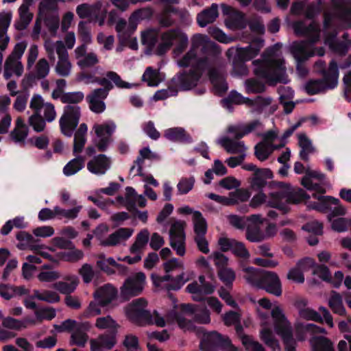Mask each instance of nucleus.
I'll use <instances>...</instances> for the list:
<instances>
[{"label":"nucleus","mask_w":351,"mask_h":351,"mask_svg":"<svg viewBox=\"0 0 351 351\" xmlns=\"http://www.w3.org/2000/svg\"><path fill=\"white\" fill-rule=\"evenodd\" d=\"M206 40V36L200 34L194 35L190 49L177 58V64L180 67H191V71L207 72L216 90L224 93L228 90V85L222 73L223 64L219 47L215 43H210L202 49L200 54H197L198 47Z\"/></svg>","instance_id":"1"},{"label":"nucleus","mask_w":351,"mask_h":351,"mask_svg":"<svg viewBox=\"0 0 351 351\" xmlns=\"http://www.w3.org/2000/svg\"><path fill=\"white\" fill-rule=\"evenodd\" d=\"M295 33L298 36H305L307 40L294 42L291 46V53L297 62V70L302 74H305L306 71L302 68V63L309 58L317 55L323 56L325 53L324 47H312L320 38L319 25L313 21L306 25L304 21H297L293 24Z\"/></svg>","instance_id":"2"},{"label":"nucleus","mask_w":351,"mask_h":351,"mask_svg":"<svg viewBox=\"0 0 351 351\" xmlns=\"http://www.w3.org/2000/svg\"><path fill=\"white\" fill-rule=\"evenodd\" d=\"M278 44L267 49L261 58L253 61L254 72L259 77L273 84L288 82L285 60L280 51Z\"/></svg>","instance_id":"3"},{"label":"nucleus","mask_w":351,"mask_h":351,"mask_svg":"<svg viewBox=\"0 0 351 351\" xmlns=\"http://www.w3.org/2000/svg\"><path fill=\"white\" fill-rule=\"evenodd\" d=\"M168 323H177L184 331L194 332L202 337L199 348L202 351H215V347H220L225 351H239L228 337L222 336L216 331L206 332L202 327H196L191 321H188L182 315L171 313L167 318Z\"/></svg>","instance_id":"4"},{"label":"nucleus","mask_w":351,"mask_h":351,"mask_svg":"<svg viewBox=\"0 0 351 351\" xmlns=\"http://www.w3.org/2000/svg\"><path fill=\"white\" fill-rule=\"evenodd\" d=\"M98 84L104 88H96L86 96V100L90 110L96 113L101 114L106 110L104 100L107 98L109 91L113 88V84L119 88H130L132 85L122 80L121 77L114 71H108L103 77H98Z\"/></svg>","instance_id":"5"},{"label":"nucleus","mask_w":351,"mask_h":351,"mask_svg":"<svg viewBox=\"0 0 351 351\" xmlns=\"http://www.w3.org/2000/svg\"><path fill=\"white\" fill-rule=\"evenodd\" d=\"M163 268L165 274L160 276L156 274L152 275V280L155 287L167 291H177L188 281L193 278V271L182 272L176 276L171 275V272L177 269H183L184 264L178 258H173L164 263Z\"/></svg>","instance_id":"6"},{"label":"nucleus","mask_w":351,"mask_h":351,"mask_svg":"<svg viewBox=\"0 0 351 351\" xmlns=\"http://www.w3.org/2000/svg\"><path fill=\"white\" fill-rule=\"evenodd\" d=\"M147 302L141 298L133 300L125 308V313L128 319L132 322L143 325H156L158 327H164L167 324V315L165 317L160 315L156 311L150 313L147 311Z\"/></svg>","instance_id":"7"},{"label":"nucleus","mask_w":351,"mask_h":351,"mask_svg":"<svg viewBox=\"0 0 351 351\" xmlns=\"http://www.w3.org/2000/svg\"><path fill=\"white\" fill-rule=\"evenodd\" d=\"M276 306H278V305L274 306L271 308V302L267 298H263L258 301L256 311L262 327L261 339L273 351H280V344L274 335L271 324V319L274 321L271 311ZM279 307L282 309L280 306Z\"/></svg>","instance_id":"8"},{"label":"nucleus","mask_w":351,"mask_h":351,"mask_svg":"<svg viewBox=\"0 0 351 351\" xmlns=\"http://www.w3.org/2000/svg\"><path fill=\"white\" fill-rule=\"evenodd\" d=\"M44 47L50 60H55V53L58 56V61L54 70L56 74L61 77H68L71 73L72 64L69 60V53L62 40L53 42L45 40Z\"/></svg>","instance_id":"9"},{"label":"nucleus","mask_w":351,"mask_h":351,"mask_svg":"<svg viewBox=\"0 0 351 351\" xmlns=\"http://www.w3.org/2000/svg\"><path fill=\"white\" fill-rule=\"evenodd\" d=\"M116 129L117 125L112 120L95 123L92 128V133L95 135L93 139L94 147H88L86 149L87 154L88 155L94 154L95 147L98 152H106L112 142V135Z\"/></svg>","instance_id":"10"},{"label":"nucleus","mask_w":351,"mask_h":351,"mask_svg":"<svg viewBox=\"0 0 351 351\" xmlns=\"http://www.w3.org/2000/svg\"><path fill=\"white\" fill-rule=\"evenodd\" d=\"M189 38L180 29H171L160 33V42L157 47V53L162 55L169 51L173 45L176 48L173 53L178 57L186 48Z\"/></svg>","instance_id":"11"},{"label":"nucleus","mask_w":351,"mask_h":351,"mask_svg":"<svg viewBox=\"0 0 351 351\" xmlns=\"http://www.w3.org/2000/svg\"><path fill=\"white\" fill-rule=\"evenodd\" d=\"M27 43L24 41L16 43L12 51L6 58L3 64V77L9 80L12 77H20L24 73V66L21 59L26 49Z\"/></svg>","instance_id":"12"},{"label":"nucleus","mask_w":351,"mask_h":351,"mask_svg":"<svg viewBox=\"0 0 351 351\" xmlns=\"http://www.w3.org/2000/svg\"><path fill=\"white\" fill-rule=\"evenodd\" d=\"M271 315L274 319V330L282 338L285 345L286 351H296L291 326L282 309L279 306H276L273 308Z\"/></svg>","instance_id":"13"},{"label":"nucleus","mask_w":351,"mask_h":351,"mask_svg":"<svg viewBox=\"0 0 351 351\" xmlns=\"http://www.w3.org/2000/svg\"><path fill=\"white\" fill-rule=\"evenodd\" d=\"M324 43L334 52L339 54H345L348 49L346 40L338 41L336 38L338 34L337 31L334 29L335 20L330 10H326L324 12Z\"/></svg>","instance_id":"14"},{"label":"nucleus","mask_w":351,"mask_h":351,"mask_svg":"<svg viewBox=\"0 0 351 351\" xmlns=\"http://www.w3.org/2000/svg\"><path fill=\"white\" fill-rule=\"evenodd\" d=\"M294 306L298 311L301 318L306 320H312L319 323H323L324 321L330 327H334L333 318L329 311L324 306L319 308V313L307 307V301L305 299L300 298L295 300Z\"/></svg>","instance_id":"15"},{"label":"nucleus","mask_w":351,"mask_h":351,"mask_svg":"<svg viewBox=\"0 0 351 351\" xmlns=\"http://www.w3.org/2000/svg\"><path fill=\"white\" fill-rule=\"evenodd\" d=\"M81 117V108L77 105H66L63 108V112L59 119L61 133L67 137H71L76 130Z\"/></svg>","instance_id":"16"},{"label":"nucleus","mask_w":351,"mask_h":351,"mask_svg":"<svg viewBox=\"0 0 351 351\" xmlns=\"http://www.w3.org/2000/svg\"><path fill=\"white\" fill-rule=\"evenodd\" d=\"M331 74L322 77L319 80H311L305 84V90L309 95H315L328 90L334 89L337 86L339 80H337V73H334V69H330Z\"/></svg>","instance_id":"17"},{"label":"nucleus","mask_w":351,"mask_h":351,"mask_svg":"<svg viewBox=\"0 0 351 351\" xmlns=\"http://www.w3.org/2000/svg\"><path fill=\"white\" fill-rule=\"evenodd\" d=\"M145 275L143 272H138L128 278L121 287V295L125 300L139 295L145 284Z\"/></svg>","instance_id":"18"},{"label":"nucleus","mask_w":351,"mask_h":351,"mask_svg":"<svg viewBox=\"0 0 351 351\" xmlns=\"http://www.w3.org/2000/svg\"><path fill=\"white\" fill-rule=\"evenodd\" d=\"M184 226V221H174L169 230L170 245L181 256L186 253Z\"/></svg>","instance_id":"19"},{"label":"nucleus","mask_w":351,"mask_h":351,"mask_svg":"<svg viewBox=\"0 0 351 351\" xmlns=\"http://www.w3.org/2000/svg\"><path fill=\"white\" fill-rule=\"evenodd\" d=\"M145 12V9H139L134 12L129 18L128 24L123 19H119L117 21L115 29L120 39L126 40L130 36V34L136 29L138 22L143 19Z\"/></svg>","instance_id":"20"},{"label":"nucleus","mask_w":351,"mask_h":351,"mask_svg":"<svg viewBox=\"0 0 351 351\" xmlns=\"http://www.w3.org/2000/svg\"><path fill=\"white\" fill-rule=\"evenodd\" d=\"M204 72L193 71L189 70V71H183L177 73L171 81V83L175 88L180 90H188L195 87Z\"/></svg>","instance_id":"21"},{"label":"nucleus","mask_w":351,"mask_h":351,"mask_svg":"<svg viewBox=\"0 0 351 351\" xmlns=\"http://www.w3.org/2000/svg\"><path fill=\"white\" fill-rule=\"evenodd\" d=\"M29 108L47 122L53 121L57 113L53 104L46 102L40 95H34L30 100Z\"/></svg>","instance_id":"22"},{"label":"nucleus","mask_w":351,"mask_h":351,"mask_svg":"<svg viewBox=\"0 0 351 351\" xmlns=\"http://www.w3.org/2000/svg\"><path fill=\"white\" fill-rule=\"evenodd\" d=\"M176 313L177 315H182L188 321H191L188 317H193L195 321L197 323L206 324L210 323V313L206 308H195L193 305L183 304L180 306V312L176 310H173L167 314V319L171 313ZM167 322H168L167 321ZM173 323H167V324H172Z\"/></svg>","instance_id":"23"},{"label":"nucleus","mask_w":351,"mask_h":351,"mask_svg":"<svg viewBox=\"0 0 351 351\" xmlns=\"http://www.w3.org/2000/svg\"><path fill=\"white\" fill-rule=\"evenodd\" d=\"M263 47V40L257 38L246 47H231L226 51L228 58H230L234 53H236L239 60L242 62L248 61L256 57L262 47Z\"/></svg>","instance_id":"24"},{"label":"nucleus","mask_w":351,"mask_h":351,"mask_svg":"<svg viewBox=\"0 0 351 351\" xmlns=\"http://www.w3.org/2000/svg\"><path fill=\"white\" fill-rule=\"evenodd\" d=\"M333 12L332 15L341 23L342 27L351 28V0H330Z\"/></svg>","instance_id":"25"},{"label":"nucleus","mask_w":351,"mask_h":351,"mask_svg":"<svg viewBox=\"0 0 351 351\" xmlns=\"http://www.w3.org/2000/svg\"><path fill=\"white\" fill-rule=\"evenodd\" d=\"M258 289H264L275 296L282 295V285L278 274L274 271H263Z\"/></svg>","instance_id":"26"},{"label":"nucleus","mask_w":351,"mask_h":351,"mask_svg":"<svg viewBox=\"0 0 351 351\" xmlns=\"http://www.w3.org/2000/svg\"><path fill=\"white\" fill-rule=\"evenodd\" d=\"M77 66L81 69L92 68L99 63V58L94 51L87 52V46L80 45L74 50Z\"/></svg>","instance_id":"27"},{"label":"nucleus","mask_w":351,"mask_h":351,"mask_svg":"<svg viewBox=\"0 0 351 351\" xmlns=\"http://www.w3.org/2000/svg\"><path fill=\"white\" fill-rule=\"evenodd\" d=\"M277 189L268 195L267 206L276 208L282 213L289 211V206H287L285 186L286 183L280 182L276 184Z\"/></svg>","instance_id":"28"},{"label":"nucleus","mask_w":351,"mask_h":351,"mask_svg":"<svg viewBox=\"0 0 351 351\" xmlns=\"http://www.w3.org/2000/svg\"><path fill=\"white\" fill-rule=\"evenodd\" d=\"M220 249L223 252L232 251L236 256L243 259L250 258V252L245 247L243 243L238 241L234 239L221 237L218 241Z\"/></svg>","instance_id":"29"},{"label":"nucleus","mask_w":351,"mask_h":351,"mask_svg":"<svg viewBox=\"0 0 351 351\" xmlns=\"http://www.w3.org/2000/svg\"><path fill=\"white\" fill-rule=\"evenodd\" d=\"M221 8L223 13L228 15L226 23L230 29H241L246 27L247 23L244 14L224 4L221 5Z\"/></svg>","instance_id":"30"},{"label":"nucleus","mask_w":351,"mask_h":351,"mask_svg":"<svg viewBox=\"0 0 351 351\" xmlns=\"http://www.w3.org/2000/svg\"><path fill=\"white\" fill-rule=\"evenodd\" d=\"M248 102L252 112L260 114L265 112L270 114L277 109V105L273 104V99L270 97L258 96Z\"/></svg>","instance_id":"31"},{"label":"nucleus","mask_w":351,"mask_h":351,"mask_svg":"<svg viewBox=\"0 0 351 351\" xmlns=\"http://www.w3.org/2000/svg\"><path fill=\"white\" fill-rule=\"evenodd\" d=\"M111 159L105 154H99L87 163V169L92 173L104 175L110 169Z\"/></svg>","instance_id":"32"},{"label":"nucleus","mask_w":351,"mask_h":351,"mask_svg":"<svg viewBox=\"0 0 351 351\" xmlns=\"http://www.w3.org/2000/svg\"><path fill=\"white\" fill-rule=\"evenodd\" d=\"M134 230L128 228H121L110 234L106 239L100 241L102 246H116L123 241L128 240L133 234Z\"/></svg>","instance_id":"33"},{"label":"nucleus","mask_w":351,"mask_h":351,"mask_svg":"<svg viewBox=\"0 0 351 351\" xmlns=\"http://www.w3.org/2000/svg\"><path fill=\"white\" fill-rule=\"evenodd\" d=\"M90 324L88 322H80L76 329L71 333L70 345L84 347L88 340L87 332L90 330Z\"/></svg>","instance_id":"34"},{"label":"nucleus","mask_w":351,"mask_h":351,"mask_svg":"<svg viewBox=\"0 0 351 351\" xmlns=\"http://www.w3.org/2000/svg\"><path fill=\"white\" fill-rule=\"evenodd\" d=\"M315 261L311 258H305L300 260L297 263V267L292 268L289 270L287 278L289 280H293L295 282L302 283L304 281V276L303 271L314 266Z\"/></svg>","instance_id":"35"},{"label":"nucleus","mask_w":351,"mask_h":351,"mask_svg":"<svg viewBox=\"0 0 351 351\" xmlns=\"http://www.w3.org/2000/svg\"><path fill=\"white\" fill-rule=\"evenodd\" d=\"M261 125V123L260 121L254 120L245 124L230 125L228 128V132L231 134L234 138L240 139Z\"/></svg>","instance_id":"36"},{"label":"nucleus","mask_w":351,"mask_h":351,"mask_svg":"<svg viewBox=\"0 0 351 351\" xmlns=\"http://www.w3.org/2000/svg\"><path fill=\"white\" fill-rule=\"evenodd\" d=\"M182 15L183 12L178 8L172 5H166L160 14L159 23L163 27H170Z\"/></svg>","instance_id":"37"},{"label":"nucleus","mask_w":351,"mask_h":351,"mask_svg":"<svg viewBox=\"0 0 351 351\" xmlns=\"http://www.w3.org/2000/svg\"><path fill=\"white\" fill-rule=\"evenodd\" d=\"M116 295V289L111 285L106 284L96 290L94 297L95 300L104 306L111 302Z\"/></svg>","instance_id":"38"},{"label":"nucleus","mask_w":351,"mask_h":351,"mask_svg":"<svg viewBox=\"0 0 351 351\" xmlns=\"http://www.w3.org/2000/svg\"><path fill=\"white\" fill-rule=\"evenodd\" d=\"M164 136L172 142L189 143L192 142L191 136L181 127L171 128L164 131Z\"/></svg>","instance_id":"39"},{"label":"nucleus","mask_w":351,"mask_h":351,"mask_svg":"<svg viewBox=\"0 0 351 351\" xmlns=\"http://www.w3.org/2000/svg\"><path fill=\"white\" fill-rule=\"evenodd\" d=\"M313 197L317 200V202L305 200V204L309 209L316 210L320 212H327L328 204L337 203L338 199L332 196H323L316 193L312 195Z\"/></svg>","instance_id":"40"},{"label":"nucleus","mask_w":351,"mask_h":351,"mask_svg":"<svg viewBox=\"0 0 351 351\" xmlns=\"http://www.w3.org/2000/svg\"><path fill=\"white\" fill-rule=\"evenodd\" d=\"M298 145L300 148V158L304 161H308L309 156L316 152V148L313 146L311 140L304 133H299L297 135Z\"/></svg>","instance_id":"41"},{"label":"nucleus","mask_w":351,"mask_h":351,"mask_svg":"<svg viewBox=\"0 0 351 351\" xmlns=\"http://www.w3.org/2000/svg\"><path fill=\"white\" fill-rule=\"evenodd\" d=\"M218 143L229 154H245L247 147L243 141L223 137L218 141Z\"/></svg>","instance_id":"42"},{"label":"nucleus","mask_w":351,"mask_h":351,"mask_svg":"<svg viewBox=\"0 0 351 351\" xmlns=\"http://www.w3.org/2000/svg\"><path fill=\"white\" fill-rule=\"evenodd\" d=\"M218 16V5L216 3H213L210 8L204 10L197 14V22L200 27H204L215 21Z\"/></svg>","instance_id":"43"},{"label":"nucleus","mask_w":351,"mask_h":351,"mask_svg":"<svg viewBox=\"0 0 351 351\" xmlns=\"http://www.w3.org/2000/svg\"><path fill=\"white\" fill-rule=\"evenodd\" d=\"M287 206L289 204H299L303 201L309 199L310 196L306 191L301 189H294L291 185L286 183L285 186Z\"/></svg>","instance_id":"44"},{"label":"nucleus","mask_w":351,"mask_h":351,"mask_svg":"<svg viewBox=\"0 0 351 351\" xmlns=\"http://www.w3.org/2000/svg\"><path fill=\"white\" fill-rule=\"evenodd\" d=\"M272 177L273 173L270 169H257L252 178L251 186L254 189L261 190L266 186L267 180Z\"/></svg>","instance_id":"45"},{"label":"nucleus","mask_w":351,"mask_h":351,"mask_svg":"<svg viewBox=\"0 0 351 351\" xmlns=\"http://www.w3.org/2000/svg\"><path fill=\"white\" fill-rule=\"evenodd\" d=\"M116 343L117 339L114 333L100 335L96 339H92L90 341V346L99 350H111Z\"/></svg>","instance_id":"46"},{"label":"nucleus","mask_w":351,"mask_h":351,"mask_svg":"<svg viewBox=\"0 0 351 351\" xmlns=\"http://www.w3.org/2000/svg\"><path fill=\"white\" fill-rule=\"evenodd\" d=\"M87 132L88 126L84 123H81L79 128L76 130L74 134L73 141L74 154H79L83 150L87 141Z\"/></svg>","instance_id":"47"},{"label":"nucleus","mask_w":351,"mask_h":351,"mask_svg":"<svg viewBox=\"0 0 351 351\" xmlns=\"http://www.w3.org/2000/svg\"><path fill=\"white\" fill-rule=\"evenodd\" d=\"M108 3L98 1L93 4L91 21L98 23L99 26L104 24L108 12Z\"/></svg>","instance_id":"48"},{"label":"nucleus","mask_w":351,"mask_h":351,"mask_svg":"<svg viewBox=\"0 0 351 351\" xmlns=\"http://www.w3.org/2000/svg\"><path fill=\"white\" fill-rule=\"evenodd\" d=\"M65 279L69 282H57L53 284V287L63 294H70L73 292L77 287L79 284V279L74 275L67 276Z\"/></svg>","instance_id":"49"},{"label":"nucleus","mask_w":351,"mask_h":351,"mask_svg":"<svg viewBox=\"0 0 351 351\" xmlns=\"http://www.w3.org/2000/svg\"><path fill=\"white\" fill-rule=\"evenodd\" d=\"M282 147V145H267L259 142L254 147V155L258 160L263 162L268 159L274 150L279 149Z\"/></svg>","instance_id":"50"},{"label":"nucleus","mask_w":351,"mask_h":351,"mask_svg":"<svg viewBox=\"0 0 351 351\" xmlns=\"http://www.w3.org/2000/svg\"><path fill=\"white\" fill-rule=\"evenodd\" d=\"M242 271L244 272L243 278L250 285L258 288L263 271L252 267H243Z\"/></svg>","instance_id":"51"},{"label":"nucleus","mask_w":351,"mask_h":351,"mask_svg":"<svg viewBox=\"0 0 351 351\" xmlns=\"http://www.w3.org/2000/svg\"><path fill=\"white\" fill-rule=\"evenodd\" d=\"M32 4L27 3L23 1L21 5L19 8V14L20 16L19 21L16 24V27L18 29H24L31 22L33 18V14L29 12V7Z\"/></svg>","instance_id":"52"},{"label":"nucleus","mask_w":351,"mask_h":351,"mask_svg":"<svg viewBox=\"0 0 351 351\" xmlns=\"http://www.w3.org/2000/svg\"><path fill=\"white\" fill-rule=\"evenodd\" d=\"M149 233L147 230H141L136 236L135 242L130 248V253H138L142 255L148 242Z\"/></svg>","instance_id":"53"},{"label":"nucleus","mask_w":351,"mask_h":351,"mask_svg":"<svg viewBox=\"0 0 351 351\" xmlns=\"http://www.w3.org/2000/svg\"><path fill=\"white\" fill-rule=\"evenodd\" d=\"M82 209V206H76L71 209H64L60 206L54 207L55 217L59 219H66L73 220L77 217L80 212Z\"/></svg>","instance_id":"54"},{"label":"nucleus","mask_w":351,"mask_h":351,"mask_svg":"<svg viewBox=\"0 0 351 351\" xmlns=\"http://www.w3.org/2000/svg\"><path fill=\"white\" fill-rule=\"evenodd\" d=\"M40 14L43 16L45 24L51 35H56L60 26L58 10L56 12L51 11L47 14Z\"/></svg>","instance_id":"55"},{"label":"nucleus","mask_w":351,"mask_h":351,"mask_svg":"<svg viewBox=\"0 0 351 351\" xmlns=\"http://www.w3.org/2000/svg\"><path fill=\"white\" fill-rule=\"evenodd\" d=\"M328 306L334 313L340 316L346 315V309L343 306L342 297L339 293H332L328 300Z\"/></svg>","instance_id":"56"},{"label":"nucleus","mask_w":351,"mask_h":351,"mask_svg":"<svg viewBox=\"0 0 351 351\" xmlns=\"http://www.w3.org/2000/svg\"><path fill=\"white\" fill-rule=\"evenodd\" d=\"M312 351H335L332 341L324 337H313L310 341Z\"/></svg>","instance_id":"57"},{"label":"nucleus","mask_w":351,"mask_h":351,"mask_svg":"<svg viewBox=\"0 0 351 351\" xmlns=\"http://www.w3.org/2000/svg\"><path fill=\"white\" fill-rule=\"evenodd\" d=\"M85 160L82 156H77L75 158L70 160L63 168V173L66 176H71L81 169H82L84 167Z\"/></svg>","instance_id":"58"},{"label":"nucleus","mask_w":351,"mask_h":351,"mask_svg":"<svg viewBox=\"0 0 351 351\" xmlns=\"http://www.w3.org/2000/svg\"><path fill=\"white\" fill-rule=\"evenodd\" d=\"M332 67L334 69V73H337V80H339V73L337 62L335 60H332L330 62L328 69L326 68V62L321 60L317 61L314 64L315 70L324 77L331 74L330 72Z\"/></svg>","instance_id":"59"},{"label":"nucleus","mask_w":351,"mask_h":351,"mask_svg":"<svg viewBox=\"0 0 351 351\" xmlns=\"http://www.w3.org/2000/svg\"><path fill=\"white\" fill-rule=\"evenodd\" d=\"M193 223L195 235H206L207 232V223L199 211H194L193 215Z\"/></svg>","instance_id":"60"},{"label":"nucleus","mask_w":351,"mask_h":351,"mask_svg":"<svg viewBox=\"0 0 351 351\" xmlns=\"http://www.w3.org/2000/svg\"><path fill=\"white\" fill-rule=\"evenodd\" d=\"M50 71L49 62L44 58H40L35 64L34 68V76L40 80L46 77Z\"/></svg>","instance_id":"61"},{"label":"nucleus","mask_w":351,"mask_h":351,"mask_svg":"<svg viewBox=\"0 0 351 351\" xmlns=\"http://www.w3.org/2000/svg\"><path fill=\"white\" fill-rule=\"evenodd\" d=\"M246 239L250 242H260L265 239V236L259 226L248 225L246 229Z\"/></svg>","instance_id":"62"},{"label":"nucleus","mask_w":351,"mask_h":351,"mask_svg":"<svg viewBox=\"0 0 351 351\" xmlns=\"http://www.w3.org/2000/svg\"><path fill=\"white\" fill-rule=\"evenodd\" d=\"M46 122L42 116L35 112L28 118V124L36 132H42L46 128Z\"/></svg>","instance_id":"63"},{"label":"nucleus","mask_w":351,"mask_h":351,"mask_svg":"<svg viewBox=\"0 0 351 351\" xmlns=\"http://www.w3.org/2000/svg\"><path fill=\"white\" fill-rule=\"evenodd\" d=\"M195 182V179L193 176L182 177L177 184L178 193L179 195L187 194L193 189Z\"/></svg>","instance_id":"64"}]
</instances>
